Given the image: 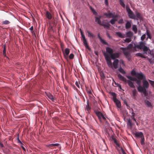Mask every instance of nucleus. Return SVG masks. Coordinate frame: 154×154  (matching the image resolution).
<instances>
[{"mask_svg": "<svg viewBox=\"0 0 154 154\" xmlns=\"http://www.w3.org/2000/svg\"><path fill=\"white\" fill-rule=\"evenodd\" d=\"M103 54L108 66L112 69L113 68L115 69H117L119 62V60L117 59H115L112 64L111 59L108 54L105 52H103Z\"/></svg>", "mask_w": 154, "mask_h": 154, "instance_id": "obj_1", "label": "nucleus"}, {"mask_svg": "<svg viewBox=\"0 0 154 154\" xmlns=\"http://www.w3.org/2000/svg\"><path fill=\"white\" fill-rule=\"evenodd\" d=\"M145 43L143 42H140L137 44H134V46L133 47V50L134 51H137V50L136 48L140 50L143 49L144 53L146 54V52L149 50V48L145 46Z\"/></svg>", "mask_w": 154, "mask_h": 154, "instance_id": "obj_2", "label": "nucleus"}, {"mask_svg": "<svg viewBox=\"0 0 154 154\" xmlns=\"http://www.w3.org/2000/svg\"><path fill=\"white\" fill-rule=\"evenodd\" d=\"M133 46L132 44H129L126 48L121 47L120 49L122 51V52L126 57L128 60H130L131 58V51L128 50L130 49Z\"/></svg>", "mask_w": 154, "mask_h": 154, "instance_id": "obj_3", "label": "nucleus"}, {"mask_svg": "<svg viewBox=\"0 0 154 154\" xmlns=\"http://www.w3.org/2000/svg\"><path fill=\"white\" fill-rule=\"evenodd\" d=\"M102 16H99L98 17H95V21L99 25L103 26L104 28L106 29H109L110 25L108 22H105L104 23V20H103L102 22L100 20V19L102 18Z\"/></svg>", "mask_w": 154, "mask_h": 154, "instance_id": "obj_4", "label": "nucleus"}, {"mask_svg": "<svg viewBox=\"0 0 154 154\" xmlns=\"http://www.w3.org/2000/svg\"><path fill=\"white\" fill-rule=\"evenodd\" d=\"M118 77L120 80L124 82L125 83H127L130 87L133 88H135V86L134 85L133 83L131 81L129 80H127L121 74H119L118 75Z\"/></svg>", "mask_w": 154, "mask_h": 154, "instance_id": "obj_5", "label": "nucleus"}, {"mask_svg": "<svg viewBox=\"0 0 154 154\" xmlns=\"http://www.w3.org/2000/svg\"><path fill=\"white\" fill-rule=\"evenodd\" d=\"M133 134L137 137H140L141 138L140 143L142 145H143L145 144L144 142L145 139L142 132H136L135 133H134Z\"/></svg>", "mask_w": 154, "mask_h": 154, "instance_id": "obj_6", "label": "nucleus"}, {"mask_svg": "<svg viewBox=\"0 0 154 154\" xmlns=\"http://www.w3.org/2000/svg\"><path fill=\"white\" fill-rule=\"evenodd\" d=\"M112 95L113 96V100L115 103L116 106L118 108H120L121 106L120 102L116 98V94L115 93H112Z\"/></svg>", "mask_w": 154, "mask_h": 154, "instance_id": "obj_7", "label": "nucleus"}, {"mask_svg": "<svg viewBox=\"0 0 154 154\" xmlns=\"http://www.w3.org/2000/svg\"><path fill=\"white\" fill-rule=\"evenodd\" d=\"M136 77H137V79L142 80L144 79H146V78L145 75L142 73L140 72L137 73L136 74Z\"/></svg>", "mask_w": 154, "mask_h": 154, "instance_id": "obj_8", "label": "nucleus"}, {"mask_svg": "<svg viewBox=\"0 0 154 154\" xmlns=\"http://www.w3.org/2000/svg\"><path fill=\"white\" fill-rule=\"evenodd\" d=\"M143 86L145 89L148 88L149 87V83L146 79H144L142 81Z\"/></svg>", "mask_w": 154, "mask_h": 154, "instance_id": "obj_9", "label": "nucleus"}, {"mask_svg": "<svg viewBox=\"0 0 154 154\" xmlns=\"http://www.w3.org/2000/svg\"><path fill=\"white\" fill-rule=\"evenodd\" d=\"M119 54L118 53H112L111 55V57L112 60H115L116 58H118L119 56Z\"/></svg>", "mask_w": 154, "mask_h": 154, "instance_id": "obj_10", "label": "nucleus"}, {"mask_svg": "<svg viewBox=\"0 0 154 154\" xmlns=\"http://www.w3.org/2000/svg\"><path fill=\"white\" fill-rule=\"evenodd\" d=\"M128 15L130 18L134 19H135V16L132 11L128 13Z\"/></svg>", "mask_w": 154, "mask_h": 154, "instance_id": "obj_11", "label": "nucleus"}, {"mask_svg": "<svg viewBox=\"0 0 154 154\" xmlns=\"http://www.w3.org/2000/svg\"><path fill=\"white\" fill-rule=\"evenodd\" d=\"M83 44L85 48L88 49L89 50L90 48L89 47L88 45L87 40L86 39L85 37L82 38Z\"/></svg>", "mask_w": 154, "mask_h": 154, "instance_id": "obj_12", "label": "nucleus"}, {"mask_svg": "<svg viewBox=\"0 0 154 154\" xmlns=\"http://www.w3.org/2000/svg\"><path fill=\"white\" fill-rule=\"evenodd\" d=\"M131 26V21H127L125 25V28L126 29L130 28Z\"/></svg>", "mask_w": 154, "mask_h": 154, "instance_id": "obj_13", "label": "nucleus"}, {"mask_svg": "<svg viewBox=\"0 0 154 154\" xmlns=\"http://www.w3.org/2000/svg\"><path fill=\"white\" fill-rule=\"evenodd\" d=\"M94 112L96 115L98 116L99 119H101V117L103 115V114L100 111H95Z\"/></svg>", "mask_w": 154, "mask_h": 154, "instance_id": "obj_14", "label": "nucleus"}, {"mask_svg": "<svg viewBox=\"0 0 154 154\" xmlns=\"http://www.w3.org/2000/svg\"><path fill=\"white\" fill-rule=\"evenodd\" d=\"M132 97L134 99H136L137 94L136 90L135 89H134V90H132Z\"/></svg>", "mask_w": 154, "mask_h": 154, "instance_id": "obj_15", "label": "nucleus"}, {"mask_svg": "<svg viewBox=\"0 0 154 154\" xmlns=\"http://www.w3.org/2000/svg\"><path fill=\"white\" fill-rule=\"evenodd\" d=\"M106 52L109 54L110 55L112 54L113 52V50L109 47H107L106 48Z\"/></svg>", "mask_w": 154, "mask_h": 154, "instance_id": "obj_16", "label": "nucleus"}, {"mask_svg": "<svg viewBox=\"0 0 154 154\" xmlns=\"http://www.w3.org/2000/svg\"><path fill=\"white\" fill-rule=\"evenodd\" d=\"M87 105L86 106L85 109L87 111V113H88L89 112V111L91 109V107L89 105V102L88 100L87 101Z\"/></svg>", "mask_w": 154, "mask_h": 154, "instance_id": "obj_17", "label": "nucleus"}, {"mask_svg": "<svg viewBox=\"0 0 154 154\" xmlns=\"http://www.w3.org/2000/svg\"><path fill=\"white\" fill-rule=\"evenodd\" d=\"M145 104L149 107L152 108V106L151 103L149 101L146 100L144 101Z\"/></svg>", "mask_w": 154, "mask_h": 154, "instance_id": "obj_18", "label": "nucleus"}, {"mask_svg": "<svg viewBox=\"0 0 154 154\" xmlns=\"http://www.w3.org/2000/svg\"><path fill=\"white\" fill-rule=\"evenodd\" d=\"M135 14L136 17V19L138 20V19H141L142 18V16L141 14L138 12L137 11H136L135 12Z\"/></svg>", "mask_w": 154, "mask_h": 154, "instance_id": "obj_19", "label": "nucleus"}, {"mask_svg": "<svg viewBox=\"0 0 154 154\" xmlns=\"http://www.w3.org/2000/svg\"><path fill=\"white\" fill-rule=\"evenodd\" d=\"M145 89L144 87L141 85L139 86L137 88L138 91L140 92H142Z\"/></svg>", "mask_w": 154, "mask_h": 154, "instance_id": "obj_20", "label": "nucleus"}, {"mask_svg": "<svg viewBox=\"0 0 154 154\" xmlns=\"http://www.w3.org/2000/svg\"><path fill=\"white\" fill-rule=\"evenodd\" d=\"M103 16H105L108 18H109L112 17V13H104L103 14Z\"/></svg>", "mask_w": 154, "mask_h": 154, "instance_id": "obj_21", "label": "nucleus"}, {"mask_svg": "<svg viewBox=\"0 0 154 154\" xmlns=\"http://www.w3.org/2000/svg\"><path fill=\"white\" fill-rule=\"evenodd\" d=\"M69 52V49L68 48H66L65 49L64 52H63V54L64 56L66 55V56H68Z\"/></svg>", "mask_w": 154, "mask_h": 154, "instance_id": "obj_22", "label": "nucleus"}, {"mask_svg": "<svg viewBox=\"0 0 154 154\" xmlns=\"http://www.w3.org/2000/svg\"><path fill=\"white\" fill-rule=\"evenodd\" d=\"M87 33L88 34V37H91L92 38H94L95 37V36L92 33L90 32L89 30H87Z\"/></svg>", "mask_w": 154, "mask_h": 154, "instance_id": "obj_23", "label": "nucleus"}, {"mask_svg": "<svg viewBox=\"0 0 154 154\" xmlns=\"http://www.w3.org/2000/svg\"><path fill=\"white\" fill-rule=\"evenodd\" d=\"M133 123L132 122L130 119H128L127 125L130 128H132Z\"/></svg>", "mask_w": 154, "mask_h": 154, "instance_id": "obj_24", "label": "nucleus"}, {"mask_svg": "<svg viewBox=\"0 0 154 154\" xmlns=\"http://www.w3.org/2000/svg\"><path fill=\"white\" fill-rule=\"evenodd\" d=\"M136 56L144 58H146V57L145 56H144L143 54L141 53H137L136 54Z\"/></svg>", "mask_w": 154, "mask_h": 154, "instance_id": "obj_25", "label": "nucleus"}, {"mask_svg": "<svg viewBox=\"0 0 154 154\" xmlns=\"http://www.w3.org/2000/svg\"><path fill=\"white\" fill-rule=\"evenodd\" d=\"M116 34L120 38H123L125 37V35L119 32H116Z\"/></svg>", "mask_w": 154, "mask_h": 154, "instance_id": "obj_26", "label": "nucleus"}, {"mask_svg": "<svg viewBox=\"0 0 154 154\" xmlns=\"http://www.w3.org/2000/svg\"><path fill=\"white\" fill-rule=\"evenodd\" d=\"M133 33L131 31H129L126 32V35L128 37H131L133 35Z\"/></svg>", "mask_w": 154, "mask_h": 154, "instance_id": "obj_27", "label": "nucleus"}, {"mask_svg": "<svg viewBox=\"0 0 154 154\" xmlns=\"http://www.w3.org/2000/svg\"><path fill=\"white\" fill-rule=\"evenodd\" d=\"M46 16L49 19H51L52 18V15L51 13L48 12L47 11L46 12Z\"/></svg>", "mask_w": 154, "mask_h": 154, "instance_id": "obj_28", "label": "nucleus"}, {"mask_svg": "<svg viewBox=\"0 0 154 154\" xmlns=\"http://www.w3.org/2000/svg\"><path fill=\"white\" fill-rule=\"evenodd\" d=\"M113 140L114 141V143L116 144V145L118 147H119V148H121V147H120V145L119 143H118V142L117 141L116 139L115 138H112Z\"/></svg>", "mask_w": 154, "mask_h": 154, "instance_id": "obj_29", "label": "nucleus"}, {"mask_svg": "<svg viewBox=\"0 0 154 154\" xmlns=\"http://www.w3.org/2000/svg\"><path fill=\"white\" fill-rule=\"evenodd\" d=\"M121 73L124 74L126 73L125 71L121 67H120L118 69Z\"/></svg>", "mask_w": 154, "mask_h": 154, "instance_id": "obj_30", "label": "nucleus"}, {"mask_svg": "<svg viewBox=\"0 0 154 154\" xmlns=\"http://www.w3.org/2000/svg\"><path fill=\"white\" fill-rule=\"evenodd\" d=\"M137 26L135 25H133L132 26V30L135 33H136L137 32Z\"/></svg>", "mask_w": 154, "mask_h": 154, "instance_id": "obj_31", "label": "nucleus"}, {"mask_svg": "<svg viewBox=\"0 0 154 154\" xmlns=\"http://www.w3.org/2000/svg\"><path fill=\"white\" fill-rule=\"evenodd\" d=\"M119 3L121 6H122L123 7H125V4L123 2V0H119Z\"/></svg>", "mask_w": 154, "mask_h": 154, "instance_id": "obj_32", "label": "nucleus"}, {"mask_svg": "<svg viewBox=\"0 0 154 154\" xmlns=\"http://www.w3.org/2000/svg\"><path fill=\"white\" fill-rule=\"evenodd\" d=\"M124 23V20L122 18L119 19L118 21V23L119 24H122Z\"/></svg>", "mask_w": 154, "mask_h": 154, "instance_id": "obj_33", "label": "nucleus"}, {"mask_svg": "<svg viewBox=\"0 0 154 154\" xmlns=\"http://www.w3.org/2000/svg\"><path fill=\"white\" fill-rule=\"evenodd\" d=\"M48 97L50 99L52 100H53L54 99L53 96L50 93L48 94Z\"/></svg>", "mask_w": 154, "mask_h": 154, "instance_id": "obj_34", "label": "nucleus"}, {"mask_svg": "<svg viewBox=\"0 0 154 154\" xmlns=\"http://www.w3.org/2000/svg\"><path fill=\"white\" fill-rule=\"evenodd\" d=\"M146 34L148 36V38H150V39H151V36L150 35V32H149V30H146Z\"/></svg>", "mask_w": 154, "mask_h": 154, "instance_id": "obj_35", "label": "nucleus"}, {"mask_svg": "<svg viewBox=\"0 0 154 154\" xmlns=\"http://www.w3.org/2000/svg\"><path fill=\"white\" fill-rule=\"evenodd\" d=\"M90 8L91 10L92 11L93 13L94 14H97V12L95 11V10L94 8L91 7H90Z\"/></svg>", "mask_w": 154, "mask_h": 154, "instance_id": "obj_36", "label": "nucleus"}, {"mask_svg": "<svg viewBox=\"0 0 154 154\" xmlns=\"http://www.w3.org/2000/svg\"><path fill=\"white\" fill-rule=\"evenodd\" d=\"M10 23V22L7 20H5L2 22V24L4 25L8 24Z\"/></svg>", "mask_w": 154, "mask_h": 154, "instance_id": "obj_37", "label": "nucleus"}, {"mask_svg": "<svg viewBox=\"0 0 154 154\" xmlns=\"http://www.w3.org/2000/svg\"><path fill=\"white\" fill-rule=\"evenodd\" d=\"M126 10L127 11V12L128 13L129 12H130L131 11H132L131 10V9H130L129 7L128 6H126Z\"/></svg>", "mask_w": 154, "mask_h": 154, "instance_id": "obj_38", "label": "nucleus"}, {"mask_svg": "<svg viewBox=\"0 0 154 154\" xmlns=\"http://www.w3.org/2000/svg\"><path fill=\"white\" fill-rule=\"evenodd\" d=\"M6 49L5 46V45H4V47L3 48V55H4L5 56H6Z\"/></svg>", "mask_w": 154, "mask_h": 154, "instance_id": "obj_39", "label": "nucleus"}, {"mask_svg": "<svg viewBox=\"0 0 154 154\" xmlns=\"http://www.w3.org/2000/svg\"><path fill=\"white\" fill-rule=\"evenodd\" d=\"M100 41L101 43H102L103 44L106 45H107L108 43L107 42H106L103 39H101L100 40Z\"/></svg>", "mask_w": 154, "mask_h": 154, "instance_id": "obj_40", "label": "nucleus"}, {"mask_svg": "<svg viewBox=\"0 0 154 154\" xmlns=\"http://www.w3.org/2000/svg\"><path fill=\"white\" fill-rule=\"evenodd\" d=\"M131 112V116H135V114L134 113L133 110L132 109H130V112Z\"/></svg>", "mask_w": 154, "mask_h": 154, "instance_id": "obj_41", "label": "nucleus"}, {"mask_svg": "<svg viewBox=\"0 0 154 154\" xmlns=\"http://www.w3.org/2000/svg\"><path fill=\"white\" fill-rule=\"evenodd\" d=\"M131 38H126L125 40H124V41L125 42L129 43L131 42Z\"/></svg>", "mask_w": 154, "mask_h": 154, "instance_id": "obj_42", "label": "nucleus"}, {"mask_svg": "<svg viewBox=\"0 0 154 154\" xmlns=\"http://www.w3.org/2000/svg\"><path fill=\"white\" fill-rule=\"evenodd\" d=\"M141 80L139 79H137V81H136V83L139 86L141 85Z\"/></svg>", "mask_w": 154, "mask_h": 154, "instance_id": "obj_43", "label": "nucleus"}, {"mask_svg": "<svg viewBox=\"0 0 154 154\" xmlns=\"http://www.w3.org/2000/svg\"><path fill=\"white\" fill-rule=\"evenodd\" d=\"M131 75L133 76H134L135 75H136V74L137 73H136L135 72L134 70H132L131 71Z\"/></svg>", "mask_w": 154, "mask_h": 154, "instance_id": "obj_44", "label": "nucleus"}, {"mask_svg": "<svg viewBox=\"0 0 154 154\" xmlns=\"http://www.w3.org/2000/svg\"><path fill=\"white\" fill-rule=\"evenodd\" d=\"M110 23L112 25H113L115 23V22L114 19H112L110 21Z\"/></svg>", "mask_w": 154, "mask_h": 154, "instance_id": "obj_45", "label": "nucleus"}, {"mask_svg": "<svg viewBox=\"0 0 154 154\" xmlns=\"http://www.w3.org/2000/svg\"><path fill=\"white\" fill-rule=\"evenodd\" d=\"M74 57V55L73 54H71L69 56V58L70 59H73Z\"/></svg>", "mask_w": 154, "mask_h": 154, "instance_id": "obj_46", "label": "nucleus"}, {"mask_svg": "<svg viewBox=\"0 0 154 154\" xmlns=\"http://www.w3.org/2000/svg\"><path fill=\"white\" fill-rule=\"evenodd\" d=\"M149 81L150 84L153 86L154 87V81L150 80H149Z\"/></svg>", "mask_w": 154, "mask_h": 154, "instance_id": "obj_47", "label": "nucleus"}, {"mask_svg": "<svg viewBox=\"0 0 154 154\" xmlns=\"http://www.w3.org/2000/svg\"><path fill=\"white\" fill-rule=\"evenodd\" d=\"M146 37V35L145 34H143L141 37V39L142 41H143L145 38Z\"/></svg>", "mask_w": 154, "mask_h": 154, "instance_id": "obj_48", "label": "nucleus"}, {"mask_svg": "<svg viewBox=\"0 0 154 154\" xmlns=\"http://www.w3.org/2000/svg\"><path fill=\"white\" fill-rule=\"evenodd\" d=\"M17 143H20L21 144V145H23V144L22 143V142L20 140L19 136H18V137L17 138Z\"/></svg>", "mask_w": 154, "mask_h": 154, "instance_id": "obj_49", "label": "nucleus"}, {"mask_svg": "<svg viewBox=\"0 0 154 154\" xmlns=\"http://www.w3.org/2000/svg\"><path fill=\"white\" fill-rule=\"evenodd\" d=\"M142 92L143 93L145 96H146L147 95V94L146 92V89H145Z\"/></svg>", "mask_w": 154, "mask_h": 154, "instance_id": "obj_50", "label": "nucleus"}, {"mask_svg": "<svg viewBox=\"0 0 154 154\" xmlns=\"http://www.w3.org/2000/svg\"><path fill=\"white\" fill-rule=\"evenodd\" d=\"M118 17V15H113L112 14V17L113 18V19H114V18H117Z\"/></svg>", "mask_w": 154, "mask_h": 154, "instance_id": "obj_51", "label": "nucleus"}, {"mask_svg": "<svg viewBox=\"0 0 154 154\" xmlns=\"http://www.w3.org/2000/svg\"><path fill=\"white\" fill-rule=\"evenodd\" d=\"M75 85H76V86L78 88H80V83L79 82H76L75 83Z\"/></svg>", "mask_w": 154, "mask_h": 154, "instance_id": "obj_52", "label": "nucleus"}, {"mask_svg": "<svg viewBox=\"0 0 154 154\" xmlns=\"http://www.w3.org/2000/svg\"><path fill=\"white\" fill-rule=\"evenodd\" d=\"M80 33L81 36L82 38L85 37V35L83 34V32L81 29H80Z\"/></svg>", "mask_w": 154, "mask_h": 154, "instance_id": "obj_53", "label": "nucleus"}, {"mask_svg": "<svg viewBox=\"0 0 154 154\" xmlns=\"http://www.w3.org/2000/svg\"><path fill=\"white\" fill-rule=\"evenodd\" d=\"M120 64H122L124 66H125V64L124 62V61H123V60H120Z\"/></svg>", "mask_w": 154, "mask_h": 154, "instance_id": "obj_54", "label": "nucleus"}, {"mask_svg": "<svg viewBox=\"0 0 154 154\" xmlns=\"http://www.w3.org/2000/svg\"><path fill=\"white\" fill-rule=\"evenodd\" d=\"M126 76L128 79L130 80H130L131 81H132V77L130 76Z\"/></svg>", "mask_w": 154, "mask_h": 154, "instance_id": "obj_55", "label": "nucleus"}, {"mask_svg": "<svg viewBox=\"0 0 154 154\" xmlns=\"http://www.w3.org/2000/svg\"><path fill=\"white\" fill-rule=\"evenodd\" d=\"M121 149L123 154H126L124 150L123 149L122 147H121Z\"/></svg>", "mask_w": 154, "mask_h": 154, "instance_id": "obj_56", "label": "nucleus"}, {"mask_svg": "<svg viewBox=\"0 0 154 154\" xmlns=\"http://www.w3.org/2000/svg\"><path fill=\"white\" fill-rule=\"evenodd\" d=\"M105 4L106 6H108V0H104Z\"/></svg>", "mask_w": 154, "mask_h": 154, "instance_id": "obj_57", "label": "nucleus"}, {"mask_svg": "<svg viewBox=\"0 0 154 154\" xmlns=\"http://www.w3.org/2000/svg\"><path fill=\"white\" fill-rule=\"evenodd\" d=\"M86 91L87 93L88 94H92L91 91V90H88L87 89Z\"/></svg>", "mask_w": 154, "mask_h": 154, "instance_id": "obj_58", "label": "nucleus"}, {"mask_svg": "<svg viewBox=\"0 0 154 154\" xmlns=\"http://www.w3.org/2000/svg\"><path fill=\"white\" fill-rule=\"evenodd\" d=\"M137 79H137V78L132 77V81H135L136 82V81H137Z\"/></svg>", "mask_w": 154, "mask_h": 154, "instance_id": "obj_59", "label": "nucleus"}, {"mask_svg": "<svg viewBox=\"0 0 154 154\" xmlns=\"http://www.w3.org/2000/svg\"><path fill=\"white\" fill-rule=\"evenodd\" d=\"M131 118L132 119H133L134 121L135 122H137V121L134 118V116H131Z\"/></svg>", "mask_w": 154, "mask_h": 154, "instance_id": "obj_60", "label": "nucleus"}, {"mask_svg": "<svg viewBox=\"0 0 154 154\" xmlns=\"http://www.w3.org/2000/svg\"><path fill=\"white\" fill-rule=\"evenodd\" d=\"M47 146L49 148H51V147H53V146H52V144H49V145H47Z\"/></svg>", "mask_w": 154, "mask_h": 154, "instance_id": "obj_61", "label": "nucleus"}, {"mask_svg": "<svg viewBox=\"0 0 154 154\" xmlns=\"http://www.w3.org/2000/svg\"><path fill=\"white\" fill-rule=\"evenodd\" d=\"M52 144V146H58L59 145V144L58 143H55V144Z\"/></svg>", "mask_w": 154, "mask_h": 154, "instance_id": "obj_62", "label": "nucleus"}, {"mask_svg": "<svg viewBox=\"0 0 154 154\" xmlns=\"http://www.w3.org/2000/svg\"><path fill=\"white\" fill-rule=\"evenodd\" d=\"M124 104L126 105V106H128L127 101H126V100H124Z\"/></svg>", "mask_w": 154, "mask_h": 154, "instance_id": "obj_63", "label": "nucleus"}, {"mask_svg": "<svg viewBox=\"0 0 154 154\" xmlns=\"http://www.w3.org/2000/svg\"><path fill=\"white\" fill-rule=\"evenodd\" d=\"M97 35L98 38H99L100 40L102 38L101 37H100V34H98Z\"/></svg>", "mask_w": 154, "mask_h": 154, "instance_id": "obj_64", "label": "nucleus"}]
</instances>
